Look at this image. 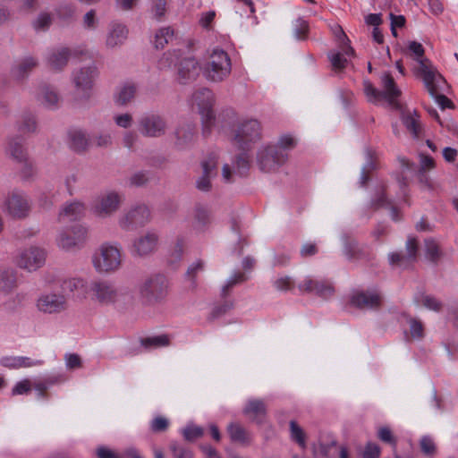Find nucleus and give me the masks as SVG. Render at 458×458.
<instances>
[{
  "instance_id": "obj_30",
  "label": "nucleus",
  "mask_w": 458,
  "mask_h": 458,
  "mask_svg": "<svg viewBox=\"0 0 458 458\" xmlns=\"http://www.w3.org/2000/svg\"><path fill=\"white\" fill-rule=\"evenodd\" d=\"M344 243V253L350 260H357L366 256L364 250L358 244L354 239L343 236Z\"/></svg>"
},
{
  "instance_id": "obj_60",
  "label": "nucleus",
  "mask_w": 458,
  "mask_h": 458,
  "mask_svg": "<svg viewBox=\"0 0 458 458\" xmlns=\"http://www.w3.org/2000/svg\"><path fill=\"white\" fill-rule=\"evenodd\" d=\"M166 0H153L152 13L157 20L165 16L166 13Z\"/></svg>"
},
{
  "instance_id": "obj_58",
  "label": "nucleus",
  "mask_w": 458,
  "mask_h": 458,
  "mask_svg": "<svg viewBox=\"0 0 458 458\" xmlns=\"http://www.w3.org/2000/svg\"><path fill=\"white\" fill-rule=\"evenodd\" d=\"M418 253V243L415 238H409L406 242V259L408 262H412L416 259Z\"/></svg>"
},
{
  "instance_id": "obj_64",
  "label": "nucleus",
  "mask_w": 458,
  "mask_h": 458,
  "mask_svg": "<svg viewBox=\"0 0 458 458\" xmlns=\"http://www.w3.org/2000/svg\"><path fill=\"white\" fill-rule=\"evenodd\" d=\"M435 167L434 159L427 155H420V168L418 171L428 172Z\"/></svg>"
},
{
  "instance_id": "obj_22",
  "label": "nucleus",
  "mask_w": 458,
  "mask_h": 458,
  "mask_svg": "<svg viewBox=\"0 0 458 458\" xmlns=\"http://www.w3.org/2000/svg\"><path fill=\"white\" fill-rule=\"evenodd\" d=\"M158 242V236L155 233L148 232L139 237L133 243L134 253L140 257H146L154 252Z\"/></svg>"
},
{
  "instance_id": "obj_27",
  "label": "nucleus",
  "mask_w": 458,
  "mask_h": 458,
  "mask_svg": "<svg viewBox=\"0 0 458 458\" xmlns=\"http://www.w3.org/2000/svg\"><path fill=\"white\" fill-rule=\"evenodd\" d=\"M70 50L66 47L53 50L47 56L48 66L55 71L63 69L68 63Z\"/></svg>"
},
{
  "instance_id": "obj_26",
  "label": "nucleus",
  "mask_w": 458,
  "mask_h": 458,
  "mask_svg": "<svg viewBox=\"0 0 458 458\" xmlns=\"http://www.w3.org/2000/svg\"><path fill=\"white\" fill-rule=\"evenodd\" d=\"M128 36L127 28L121 23H112L106 36V45L109 48L123 45Z\"/></svg>"
},
{
  "instance_id": "obj_33",
  "label": "nucleus",
  "mask_w": 458,
  "mask_h": 458,
  "mask_svg": "<svg viewBox=\"0 0 458 458\" xmlns=\"http://www.w3.org/2000/svg\"><path fill=\"white\" fill-rule=\"evenodd\" d=\"M137 88L133 83L126 82L117 91L114 101L120 106L127 105L131 102L136 94Z\"/></svg>"
},
{
  "instance_id": "obj_48",
  "label": "nucleus",
  "mask_w": 458,
  "mask_h": 458,
  "mask_svg": "<svg viewBox=\"0 0 458 458\" xmlns=\"http://www.w3.org/2000/svg\"><path fill=\"white\" fill-rule=\"evenodd\" d=\"M426 257L432 262L436 263L440 258V250L437 243L432 239L425 240Z\"/></svg>"
},
{
  "instance_id": "obj_15",
  "label": "nucleus",
  "mask_w": 458,
  "mask_h": 458,
  "mask_svg": "<svg viewBox=\"0 0 458 458\" xmlns=\"http://www.w3.org/2000/svg\"><path fill=\"white\" fill-rule=\"evenodd\" d=\"M138 128L143 136L158 138L165 135L166 123L157 114H145L139 119Z\"/></svg>"
},
{
  "instance_id": "obj_13",
  "label": "nucleus",
  "mask_w": 458,
  "mask_h": 458,
  "mask_svg": "<svg viewBox=\"0 0 458 458\" xmlns=\"http://www.w3.org/2000/svg\"><path fill=\"white\" fill-rule=\"evenodd\" d=\"M298 289L301 293L314 294L322 299H328L335 293L333 284L323 279H318L307 276L298 284Z\"/></svg>"
},
{
  "instance_id": "obj_24",
  "label": "nucleus",
  "mask_w": 458,
  "mask_h": 458,
  "mask_svg": "<svg viewBox=\"0 0 458 458\" xmlns=\"http://www.w3.org/2000/svg\"><path fill=\"white\" fill-rule=\"evenodd\" d=\"M243 414L249 416L250 420L260 424L267 415V407L260 399H250L242 411Z\"/></svg>"
},
{
  "instance_id": "obj_7",
  "label": "nucleus",
  "mask_w": 458,
  "mask_h": 458,
  "mask_svg": "<svg viewBox=\"0 0 458 458\" xmlns=\"http://www.w3.org/2000/svg\"><path fill=\"white\" fill-rule=\"evenodd\" d=\"M2 209L13 219H25L30 214L31 201L22 191L13 190L4 198Z\"/></svg>"
},
{
  "instance_id": "obj_63",
  "label": "nucleus",
  "mask_w": 458,
  "mask_h": 458,
  "mask_svg": "<svg viewBox=\"0 0 458 458\" xmlns=\"http://www.w3.org/2000/svg\"><path fill=\"white\" fill-rule=\"evenodd\" d=\"M422 304L428 310L435 311L440 310L442 304L435 297L430 295H423L421 300Z\"/></svg>"
},
{
  "instance_id": "obj_11",
  "label": "nucleus",
  "mask_w": 458,
  "mask_h": 458,
  "mask_svg": "<svg viewBox=\"0 0 458 458\" xmlns=\"http://www.w3.org/2000/svg\"><path fill=\"white\" fill-rule=\"evenodd\" d=\"M87 228L75 225L62 231L57 237V245L64 250H73L82 248L87 239Z\"/></svg>"
},
{
  "instance_id": "obj_2",
  "label": "nucleus",
  "mask_w": 458,
  "mask_h": 458,
  "mask_svg": "<svg viewBox=\"0 0 458 458\" xmlns=\"http://www.w3.org/2000/svg\"><path fill=\"white\" fill-rule=\"evenodd\" d=\"M232 62L227 52L215 48L209 55L203 69L206 79L212 82H221L230 75Z\"/></svg>"
},
{
  "instance_id": "obj_23",
  "label": "nucleus",
  "mask_w": 458,
  "mask_h": 458,
  "mask_svg": "<svg viewBox=\"0 0 458 458\" xmlns=\"http://www.w3.org/2000/svg\"><path fill=\"white\" fill-rule=\"evenodd\" d=\"M381 81L384 88V90L381 91V93H383V98L386 99L389 105L397 107V98L401 95V90L396 87L394 78L390 73L386 72L381 77Z\"/></svg>"
},
{
  "instance_id": "obj_20",
  "label": "nucleus",
  "mask_w": 458,
  "mask_h": 458,
  "mask_svg": "<svg viewBox=\"0 0 458 458\" xmlns=\"http://www.w3.org/2000/svg\"><path fill=\"white\" fill-rule=\"evenodd\" d=\"M199 74V63L195 58H184L180 62L177 71V81L179 83L188 84L195 81Z\"/></svg>"
},
{
  "instance_id": "obj_50",
  "label": "nucleus",
  "mask_w": 458,
  "mask_h": 458,
  "mask_svg": "<svg viewBox=\"0 0 458 458\" xmlns=\"http://www.w3.org/2000/svg\"><path fill=\"white\" fill-rule=\"evenodd\" d=\"M421 452L427 456H434L437 453V445L430 436H423L420 440Z\"/></svg>"
},
{
  "instance_id": "obj_46",
  "label": "nucleus",
  "mask_w": 458,
  "mask_h": 458,
  "mask_svg": "<svg viewBox=\"0 0 458 458\" xmlns=\"http://www.w3.org/2000/svg\"><path fill=\"white\" fill-rule=\"evenodd\" d=\"M204 262L202 260H197L193 262L187 269L185 276L191 283V287L195 289L197 287L196 277L198 273L204 270Z\"/></svg>"
},
{
  "instance_id": "obj_44",
  "label": "nucleus",
  "mask_w": 458,
  "mask_h": 458,
  "mask_svg": "<svg viewBox=\"0 0 458 458\" xmlns=\"http://www.w3.org/2000/svg\"><path fill=\"white\" fill-rule=\"evenodd\" d=\"M41 102L47 108H55L58 105L59 96L53 89L45 86L41 89Z\"/></svg>"
},
{
  "instance_id": "obj_47",
  "label": "nucleus",
  "mask_w": 458,
  "mask_h": 458,
  "mask_svg": "<svg viewBox=\"0 0 458 458\" xmlns=\"http://www.w3.org/2000/svg\"><path fill=\"white\" fill-rule=\"evenodd\" d=\"M293 34L295 38L299 40H304L307 38L309 32V23L302 18H298L293 24Z\"/></svg>"
},
{
  "instance_id": "obj_54",
  "label": "nucleus",
  "mask_w": 458,
  "mask_h": 458,
  "mask_svg": "<svg viewBox=\"0 0 458 458\" xmlns=\"http://www.w3.org/2000/svg\"><path fill=\"white\" fill-rule=\"evenodd\" d=\"M407 322L410 325V333L412 338L420 339L424 335V329L422 323L413 318L406 317Z\"/></svg>"
},
{
  "instance_id": "obj_16",
  "label": "nucleus",
  "mask_w": 458,
  "mask_h": 458,
  "mask_svg": "<svg viewBox=\"0 0 458 458\" xmlns=\"http://www.w3.org/2000/svg\"><path fill=\"white\" fill-rule=\"evenodd\" d=\"M150 220V211L144 204L130 208L119 220L120 226L129 230L137 226H143Z\"/></svg>"
},
{
  "instance_id": "obj_17",
  "label": "nucleus",
  "mask_w": 458,
  "mask_h": 458,
  "mask_svg": "<svg viewBox=\"0 0 458 458\" xmlns=\"http://www.w3.org/2000/svg\"><path fill=\"white\" fill-rule=\"evenodd\" d=\"M382 298L376 292L353 291L348 305L359 310H377L381 306Z\"/></svg>"
},
{
  "instance_id": "obj_51",
  "label": "nucleus",
  "mask_w": 458,
  "mask_h": 458,
  "mask_svg": "<svg viewBox=\"0 0 458 458\" xmlns=\"http://www.w3.org/2000/svg\"><path fill=\"white\" fill-rule=\"evenodd\" d=\"M203 434V428L194 424H189L182 429V435L187 441H194L201 437Z\"/></svg>"
},
{
  "instance_id": "obj_1",
  "label": "nucleus",
  "mask_w": 458,
  "mask_h": 458,
  "mask_svg": "<svg viewBox=\"0 0 458 458\" xmlns=\"http://www.w3.org/2000/svg\"><path fill=\"white\" fill-rule=\"evenodd\" d=\"M171 288L168 277L161 273L146 276L138 285V294L142 303L156 306L165 302Z\"/></svg>"
},
{
  "instance_id": "obj_61",
  "label": "nucleus",
  "mask_w": 458,
  "mask_h": 458,
  "mask_svg": "<svg viewBox=\"0 0 458 458\" xmlns=\"http://www.w3.org/2000/svg\"><path fill=\"white\" fill-rule=\"evenodd\" d=\"M274 286L278 291H288L293 287V281L290 276H282L274 282Z\"/></svg>"
},
{
  "instance_id": "obj_21",
  "label": "nucleus",
  "mask_w": 458,
  "mask_h": 458,
  "mask_svg": "<svg viewBox=\"0 0 458 458\" xmlns=\"http://www.w3.org/2000/svg\"><path fill=\"white\" fill-rule=\"evenodd\" d=\"M86 208L83 202L74 200L63 206L58 214L59 222L66 223L84 216Z\"/></svg>"
},
{
  "instance_id": "obj_39",
  "label": "nucleus",
  "mask_w": 458,
  "mask_h": 458,
  "mask_svg": "<svg viewBox=\"0 0 458 458\" xmlns=\"http://www.w3.org/2000/svg\"><path fill=\"white\" fill-rule=\"evenodd\" d=\"M18 130L21 133H31L37 130V121L30 113H23L18 123Z\"/></svg>"
},
{
  "instance_id": "obj_49",
  "label": "nucleus",
  "mask_w": 458,
  "mask_h": 458,
  "mask_svg": "<svg viewBox=\"0 0 458 458\" xmlns=\"http://www.w3.org/2000/svg\"><path fill=\"white\" fill-rule=\"evenodd\" d=\"M391 201L386 198V186L380 185L378 187L377 192L375 196V198L371 200V206L374 208H379L382 207H389L391 206Z\"/></svg>"
},
{
  "instance_id": "obj_53",
  "label": "nucleus",
  "mask_w": 458,
  "mask_h": 458,
  "mask_svg": "<svg viewBox=\"0 0 458 458\" xmlns=\"http://www.w3.org/2000/svg\"><path fill=\"white\" fill-rule=\"evenodd\" d=\"M364 92L369 102L377 103L383 99V93L378 91L369 81H364Z\"/></svg>"
},
{
  "instance_id": "obj_37",
  "label": "nucleus",
  "mask_w": 458,
  "mask_h": 458,
  "mask_svg": "<svg viewBox=\"0 0 458 458\" xmlns=\"http://www.w3.org/2000/svg\"><path fill=\"white\" fill-rule=\"evenodd\" d=\"M403 123L406 129L413 135L414 138H419L421 133V124L419 121V115L416 111L409 113L403 116Z\"/></svg>"
},
{
  "instance_id": "obj_41",
  "label": "nucleus",
  "mask_w": 458,
  "mask_h": 458,
  "mask_svg": "<svg viewBox=\"0 0 458 458\" xmlns=\"http://www.w3.org/2000/svg\"><path fill=\"white\" fill-rule=\"evenodd\" d=\"M174 38V30L170 27H164L159 29L155 34V47L157 49H163Z\"/></svg>"
},
{
  "instance_id": "obj_56",
  "label": "nucleus",
  "mask_w": 458,
  "mask_h": 458,
  "mask_svg": "<svg viewBox=\"0 0 458 458\" xmlns=\"http://www.w3.org/2000/svg\"><path fill=\"white\" fill-rule=\"evenodd\" d=\"M328 58L334 69L342 70L347 64V59L344 56V54L341 52L337 53H329Z\"/></svg>"
},
{
  "instance_id": "obj_34",
  "label": "nucleus",
  "mask_w": 458,
  "mask_h": 458,
  "mask_svg": "<svg viewBox=\"0 0 458 458\" xmlns=\"http://www.w3.org/2000/svg\"><path fill=\"white\" fill-rule=\"evenodd\" d=\"M16 287V272L13 269L0 271V292L9 293Z\"/></svg>"
},
{
  "instance_id": "obj_18",
  "label": "nucleus",
  "mask_w": 458,
  "mask_h": 458,
  "mask_svg": "<svg viewBox=\"0 0 458 458\" xmlns=\"http://www.w3.org/2000/svg\"><path fill=\"white\" fill-rule=\"evenodd\" d=\"M409 50L414 55V59L420 64V72L423 79V82L426 88H428L430 91L432 89V81L435 78V72L428 64V60L423 58L425 50L423 46L416 41H411L408 46Z\"/></svg>"
},
{
  "instance_id": "obj_52",
  "label": "nucleus",
  "mask_w": 458,
  "mask_h": 458,
  "mask_svg": "<svg viewBox=\"0 0 458 458\" xmlns=\"http://www.w3.org/2000/svg\"><path fill=\"white\" fill-rule=\"evenodd\" d=\"M250 167V157L247 154V151H243L240 155H238L235 161V169L236 173L241 176L244 175Z\"/></svg>"
},
{
  "instance_id": "obj_32",
  "label": "nucleus",
  "mask_w": 458,
  "mask_h": 458,
  "mask_svg": "<svg viewBox=\"0 0 458 458\" xmlns=\"http://www.w3.org/2000/svg\"><path fill=\"white\" fill-rule=\"evenodd\" d=\"M38 65V61L31 57L22 59L12 71L16 80H22Z\"/></svg>"
},
{
  "instance_id": "obj_9",
  "label": "nucleus",
  "mask_w": 458,
  "mask_h": 458,
  "mask_svg": "<svg viewBox=\"0 0 458 458\" xmlns=\"http://www.w3.org/2000/svg\"><path fill=\"white\" fill-rule=\"evenodd\" d=\"M122 201V194L115 191H106L96 197L91 206V211L98 217L106 218L119 209Z\"/></svg>"
},
{
  "instance_id": "obj_3",
  "label": "nucleus",
  "mask_w": 458,
  "mask_h": 458,
  "mask_svg": "<svg viewBox=\"0 0 458 458\" xmlns=\"http://www.w3.org/2000/svg\"><path fill=\"white\" fill-rule=\"evenodd\" d=\"M92 265L101 274L116 272L122 266L121 249L107 242L101 244L92 256Z\"/></svg>"
},
{
  "instance_id": "obj_14",
  "label": "nucleus",
  "mask_w": 458,
  "mask_h": 458,
  "mask_svg": "<svg viewBox=\"0 0 458 458\" xmlns=\"http://www.w3.org/2000/svg\"><path fill=\"white\" fill-rule=\"evenodd\" d=\"M67 307V300L64 294L44 293L36 301L37 310L44 314H59L65 311Z\"/></svg>"
},
{
  "instance_id": "obj_57",
  "label": "nucleus",
  "mask_w": 458,
  "mask_h": 458,
  "mask_svg": "<svg viewBox=\"0 0 458 458\" xmlns=\"http://www.w3.org/2000/svg\"><path fill=\"white\" fill-rule=\"evenodd\" d=\"M84 286L83 281L80 278H69L63 281L61 287L64 292H74Z\"/></svg>"
},
{
  "instance_id": "obj_4",
  "label": "nucleus",
  "mask_w": 458,
  "mask_h": 458,
  "mask_svg": "<svg viewBox=\"0 0 458 458\" xmlns=\"http://www.w3.org/2000/svg\"><path fill=\"white\" fill-rule=\"evenodd\" d=\"M191 102L193 106H197L201 116L203 134L208 135L216 120L213 111L215 102L213 92L208 88L199 89L192 94Z\"/></svg>"
},
{
  "instance_id": "obj_62",
  "label": "nucleus",
  "mask_w": 458,
  "mask_h": 458,
  "mask_svg": "<svg viewBox=\"0 0 458 458\" xmlns=\"http://www.w3.org/2000/svg\"><path fill=\"white\" fill-rule=\"evenodd\" d=\"M378 438L387 444L394 445L396 444V440L394 437L391 429L388 427H382L378 429L377 432Z\"/></svg>"
},
{
  "instance_id": "obj_45",
  "label": "nucleus",
  "mask_w": 458,
  "mask_h": 458,
  "mask_svg": "<svg viewBox=\"0 0 458 458\" xmlns=\"http://www.w3.org/2000/svg\"><path fill=\"white\" fill-rule=\"evenodd\" d=\"M247 280V276L242 272H234L223 285L221 290L222 297H226L231 289L233 288L236 284H242Z\"/></svg>"
},
{
  "instance_id": "obj_42",
  "label": "nucleus",
  "mask_w": 458,
  "mask_h": 458,
  "mask_svg": "<svg viewBox=\"0 0 458 458\" xmlns=\"http://www.w3.org/2000/svg\"><path fill=\"white\" fill-rule=\"evenodd\" d=\"M17 164L20 165L18 174L22 181H30L34 178L37 174V169L30 157H27L25 161H20Z\"/></svg>"
},
{
  "instance_id": "obj_29",
  "label": "nucleus",
  "mask_w": 458,
  "mask_h": 458,
  "mask_svg": "<svg viewBox=\"0 0 458 458\" xmlns=\"http://www.w3.org/2000/svg\"><path fill=\"white\" fill-rule=\"evenodd\" d=\"M227 432L233 442L248 445L251 442L250 433L239 423H230L227 427Z\"/></svg>"
},
{
  "instance_id": "obj_35",
  "label": "nucleus",
  "mask_w": 458,
  "mask_h": 458,
  "mask_svg": "<svg viewBox=\"0 0 458 458\" xmlns=\"http://www.w3.org/2000/svg\"><path fill=\"white\" fill-rule=\"evenodd\" d=\"M210 222V213L207 207L198 204L193 210L192 225L196 229H202Z\"/></svg>"
},
{
  "instance_id": "obj_12",
  "label": "nucleus",
  "mask_w": 458,
  "mask_h": 458,
  "mask_svg": "<svg viewBox=\"0 0 458 458\" xmlns=\"http://www.w3.org/2000/svg\"><path fill=\"white\" fill-rule=\"evenodd\" d=\"M46 259L47 252L44 249L30 246L20 251L15 262L20 268L33 272L44 266Z\"/></svg>"
},
{
  "instance_id": "obj_40",
  "label": "nucleus",
  "mask_w": 458,
  "mask_h": 458,
  "mask_svg": "<svg viewBox=\"0 0 458 458\" xmlns=\"http://www.w3.org/2000/svg\"><path fill=\"white\" fill-rule=\"evenodd\" d=\"M59 381H61V377H59V376L48 377L41 381L35 382L33 384V388L37 392V395L38 398H45V397H47L46 393H47V389L51 386L56 384Z\"/></svg>"
},
{
  "instance_id": "obj_36",
  "label": "nucleus",
  "mask_w": 458,
  "mask_h": 458,
  "mask_svg": "<svg viewBox=\"0 0 458 458\" xmlns=\"http://www.w3.org/2000/svg\"><path fill=\"white\" fill-rule=\"evenodd\" d=\"M70 147L76 152H82L87 149L89 140L85 133L79 130L71 131L69 133Z\"/></svg>"
},
{
  "instance_id": "obj_38",
  "label": "nucleus",
  "mask_w": 458,
  "mask_h": 458,
  "mask_svg": "<svg viewBox=\"0 0 458 458\" xmlns=\"http://www.w3.org/2000/svg\"><path fill=\"white\" fill-rule=\"evenodd\" d=\"M140 344L148 350L157 349L168 346L170 339L167 335H159L154 336L144 337L140 339Z\"/></svg>"
},
{
  "instance_id": "obj_25",
  "label": "nucleus",
  "mask_w": 458,
  "mask_h": 458,
  "mask_svg": "<svg viewBox=\"0 0 458 458\" xmlns=\"http://www.w3.org/2000/svg\"><path fill=\"white\" fill-rule=\"evenodd\" d=\"M6 155L15 163L25 161L29 157L27 149L23 146L22 140L19 137L8 139L5 148Z\"/></svg>"
},
{
  "instance_id": "obj_59",
  "label": "nucleus",
  "mask_w": 458,
  "mask_h": 458,
  "mask_svg": "<svg viewBox=\"0 0 458 458\" xmlns=\"http://www.w3.org/2000/svg\"><path fill=\"white\" fill-rule=\"evenodd\" d=\"M171 450L174 458H193L191 451L181 445L172 444Z\"/></svg>"
},
{
  "instance_id": "obj_8",
  "label": "nucleus",
  "mask_w": 458,
  "mask_h": 458,
  "mask_svg": "<svg viewBox=\"0 0 458 458\" xmlns=\"http://www.w3.org/2000/svg\"><path fill=\"white\" fill-rule=\"evenodd\" d=\"M98 75L97 67L92 64L73 71L72 81L75 87V93L79 99L88 100L92 92L95 80Z\"/></svg>"
},
{
  "instance_id": "obj_6",
  "label": "nucleus",
  "mask_w": 458,
  "mask_h": 458,
  "mask_svg": "<svg viewBox=\"0 0 458 458\" xmlns=\"http://www.w3.org/2000/svg\"><path fill=\"white\" fill-rule=\"evenodd\" d=\"M92 299L101 305H111L122 301L125 297V291L118 287L114 282L106 279L95 280L89 287Z\"/></svg>"
},
{
  "instance_id": "obj_5",
  "label": "nucleus",
  "mask_w": 458,
  "mask_h": 458,
  "mask_svg": "<svg viewBox=\"0 0 458 458\" xmlns=\"http://www.w3.org/2000/svg\"><path fill=\"white\" fill-rule=\"evenodd\" d=\"M261 140V125L256 119L241 121L233 130V143L242 151H249Z\"/></svg>"
},
{
  "instance_id": "obj_55",
  "label": "nucleus",
  "mask_w": 458,
  "mask_h": 458,
  "mask_svg": "<svg viewBox=\"0 0 458 458\" xmlns=\"http://www.w3.org/2000/svg\"><path fill=\"white\" fill-rule=\"evenodd\" d=\"M168 426V420L163 416H157L150 422V429L155 433L165 431Z\"/></svg>"
},
{
  "instance_id": "obj_19",
  "label": "nucleus",
  "mask_w": 458,
  "mask_h": 458,
  "mask_svg": "<svg viewBox=\"0 0 458 458\" xmlns=\"http://www.w3.org/2000/svg\"><path fill=\"white\" fill-rule=\"evenodd\" d=\"M217 156L211 153L202 161L203 174L196 182V187L201 191H208L211 189L210 177L216 174Z\"/></svg>"
},
{
  "instance_id": "obj_43",
  "label": "nucleus",
  "mask_w": 458,
  "mask_h": 458,
  "mask_svg": "<svg viewBox=\"0 0 458 458\" xmlns=\"http://www.w3.org/2000/svg\"><path fill=\"white\" fill-rule=\"evenodd\" d=\"M289 428L291 439L297 443L301 448H306V434L304 430L295 420H291L289 422Z\"/></svg>"
},
{
  "instance_id": "obj_10",
  "label": "nucleus",
  "mask_w": 458,
  "mask_h": 458,
  "mask_svg": "<svg viewBox=\"0 0 458 458\" xmlns=\"http://www.w3.org/2000/svg\"><path fill=\"white\" fill-rule=\"evenodd\" d=\"M288 158L286 152L278 149L276 145H267L258 152V163L264 172H272L284 165Z\"/></svg>"
},
{
  "instance_id": "obj_28",
  "label": "nucleus",
  "mask_w": 458,
  "mask_h": 458,
  "mask_svg": "<svg viewBox=\"0 0 458 458\" xmlns=\"http://www.w3.org/2000/svg\"><path fill=\"white\" fill-rule=\"evenodd\" d=\"M176 145L180 148H184L190 145L195 137L196 128L192 123H187L179 126L175 131Z\"/></svg>"
},
{
  "instance_id": "obj_31",
  "label": "nucleus",
  "mask_w": 458,
  "mask_h": 458,
  "mask_svg": "<svg viewBox=\"0 0 458 458\" xmlns=\"http://www.w3.org/2000/svg\"><path fill=\"white\" fill-rule=\"evenodd\" d=\"M441 81H444V78L440 74L435 73V78L431 84L433 90L430 91V89L428 88H426V89H428L430 96L436 99V102L438 104V106L442 109H445L446 107L452 108L453 107L452 101L446 96L438 93V84Z\"/></svg>"
}]
</instances>
